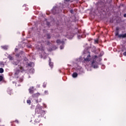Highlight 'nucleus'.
Listing matches in <instances>:
<instances>
[{
  "label": "nucleus",
  "instance_id": "obj_1",
  "mask_svg": "<svg viewBox=\"0 0 126 126\" xmlns=\"http://www.w3.org/2000/svg\"><path fill=\"white\" fill-rule=\"evenodd\" d=\"M95 58L91 59L90 57V55H89L87 56V58L85 59L84 61L85 63H89L88 65H90V66H92L94 67V68H98V63L96 62V58H97V56H94Z\"/></svg>",
  "mask_w": 126,
  "mask_h": 126
},
{
  "label": "nucleus",
  "instance_id": "obj_2",
  "mask_svg": "<svg viewBox=\"0 0 126 126\" xmlns=\"http://www.w3.org/2000/svg\"><path fill=\"white\" fill-rule=\"evenodd\" d=\"M35 114H39L43 117L46 113L43 110H42V107L38 105L35 108Z\"/></svg>",
  "mask_w": 126,
  "mask_h": 126
},
{
  "label": "nucleus",
  "instance_id": "obj_3",
  "mask_svg": "<svg viewBox=\"0 0 126 126\" xmlns=\"http://www.w3.org/2000/svg\"><path fill=\"white\" fill-rule=\"evenodd\" d=\"M22 71H23V68L21 66L18 65L15 69V74H18L20 72H22Z\"/></svg>",
  "mask_w": 126,
  "mask_h": 126
},
{
  "label": "nucleus",
  "instance_id": "obj_4",
  "mask_svg": "<svg viewBox=\"0 0 126 126\" xmlns=\"http://www.w3.org/2000/svg\"><path fill=\"white\" fill-rule=\"evenodd\" d=\"M29 91L31 94H33V93H34V88L33 87H31L29 89Z\"/></svg>",
  "mask_w": 126,
  "mask_h": 126
},
{
  "label": "nucleus",
  "instance_id": "obj_5",
  "mask_svg": "<svg viewBox=\"0 0 126 126\" xmlns=\"http://www.w3.org/2000/svg\"><path fill=\"white\" fill-rule=\"evenodd\" d=\"M119 38H126V33H125L124 34H119L118 35Z\"/></svg>",
  "mask_w": 126,
  "mask_h": 126
},
{
  "label": "nucleus",
  "instance_id": "obj_6",
  "mask_svg": "<svg viewBox=\"0 0 126 126\" xmlns=\"http://www.w3.org/2000/svg\"><path fill=\"white\" fill-rule=\"evenodd\" d=\"M57 44H62V45H63L64 44V42L63 41H61L60 40H57Z\"/></svg>",
  "mask_w": 126,
  "mask_h": 126
},
{
  "label": "nucleus",
  "instance_id": "obj_7",
  "mask_svg": "<svg viewBox=\"0 0 126 126\" xmlns=\"http://www.w3.org/2000/svg\"><path fill=\"white\" fill-rule=\"evenodd\" d=\"M49 65L50 66V67H51V68L53 67V63L51 62V58H49Z\"/></svg>",
  "mask_w": 126,
  "mask_h": 126
},
{
  "label": "nucleus",
  "instance_id": "obj_8",
  "mask_svg": "<svg viewBox=\"0 0 126 126\" xmlns=\"http://www.w3.org/2000/svg\"><path fill=\"white\" fill-rule=\"evenodd\" d=\"M2 49H3V50H7L8 49V46H1Z\"/></svg>",
  "mask_w": 126,
  "mask_h": 126
},
{
  "label": "nucleus",
  "instance_id": "obj_9",
  "mask_svg": "<svg viewBox=\"0 0 126 126\" xmlns=\"http://www.w3.org/2000/svg\"><path fill=\"white\" fill-rule=\"evenodd\" d=\"M77 77V73H73L72 74V77H73V78H75V77Z\"/></svg>",
  "mask_w": 126,
  "mask_h": 126
},
{
  "label": "nucleus",
  "instance_id": "obj_10",
  "mask_svg": "<svg viewBox=\"0 0 126 126\" xmlns=\"http://www.w3.org/2000/svg\"><path fill=\"white\" fill-rule=\"evenodd\" d=\"M29 66H34V63H30L28 64Z\"/></svg>",
  "mask_w": 126,
  "mask_h": 126
},
{
  "label": "nucleus",
  "instance_id": "obj_11",
  "mask_svg": "<svg viewBox=\"0 0 126 126\" xmlns=\"http://www.w3.org/2000/svg\"><path fill=\"white\" fill-rule=\"evenodd\" d=\"M3 72V69L2 68H0V73H2Z\"/></svg>",
  "mask_w": 126,
  "mask_h": 126
},
{
  "label": "nucleus",
  "instance_id": "obj_12",
  "mask_svg": "<svg viewBox=\"0 0 126 126\" xmlns=\"http://www.w3.org/2000/svg\"><path fill=\"white\" fill-rule=\"evenodd\" d=\"M98 39H95L94 40V43L95 44H98Z\"/></svg>",
  "mask_w": 126,
  "mask_h": 126
},
{
  "label": "nucleus",
  "instance_id": "obj_13",
  "mask_svg": "<svg viewBox=\"0 0 126 126\" xmlns=\"http://www.w3.org/2000/svg\"><path fill=\"white\" fill-rule=\"evenodd\" d=\"M27 103L28 104H31V100H28L27 101Z\"/></svg>",
  "mask_w": 126,
  "mask_h": 126
},
{
  "label": "nucleus",
  "instance_id": "obj_14",
  "mask_svg": "<svg viewBox=\"0 0 126 126\" xmlns=\"http://www.w3.org/2000/svg\"><path fill=\"white\" fill-rule=\"evenodd\" d=\"M9 60H10V61H12V60H13V58L11 57V56H9Z\"/></svg>",
  "mask_w": 126,
  "mask_h": 126
},
{
  "label": "nucleus",
  "instance_id": "obj_15",
  "mask_svg": "<svg viewBox=\"0 0 126 126\" xmlns=\"http://www.w3.org/2000/svg\"><path fill=\"white\" fill-rule=\"evenodd\" d=\"M3 79V77L2 76H0V81H1L2 79Z\"/></svg>",
  "mask_w": 126,
  "mask_h": 126
},
{
  "label": "nucleus",
  "instance_id": "obj_16",
  "mask_svg": "<svg viewBox=\"0 0 126 126\" xmlns=\"http://www.w3.org/2000/svg\"><path fill=\"white\" fill-rule=\"evenodd\" d=\"M35 95H36L37 96H39V95H40V94L39 93H37V94H32V97H34V96H35Z\"/></svg>",
  "mask_w": 126,
  "mask_h": 126
},
{
  "label": "nucleus",
  "instance_id": "obj_17",
  "mask_svg": "<svg viewBox=\"0 0 126 126\" xmlns=\"http://www.w3.org/2000/svg\"><path fill=\"white\" fill-rule=\"evenodd\" d=\"M60 49H61V50H63V45L61 46Z\"/></svg>",
  "mask_w": 126,
  "mask_h": 126
},
{
  "label": "nucleus",
  "instance_id": "obj_18",
  "mask_svg": "<svg viewBox=\"0 0 126 126\" xmlns=\"http://www.w3.org/2000/svg\"><path fill=\"white\" fill-rule=\"evenodd\" d=\"M101 68H102L103 69H104L105 68V65H103L101 67Z\"/></svg>",
  "mask_w": 126,
  "mask_h": 126
},
{
  "label": "nucleus",
  "instance_id": "obj_19",
  "mask_svg": "<svg viewBox=\"0 0 126 126\" xmlns=\"http://www.w3.org/2000/svg\"><path fill=\"white\" fill-rule=\"evenodd\" d=\"M21 55V54H19V55H17V57H20V56ZM20 57H21V56H20Z\"/></svg>",
  "mask_w": 126,
  "mask_h": 126
},
{
  "label": "nucleus",
  "instance_id": "obj_20",
  "mask_svg": "<svg viewBox=\"0 0 126 126\" xmlns=\"http://www.w3.org/2000/svg\"><path fill=\"white\" fill-rule=\"evenodd\" d=\"M124 56H126V52H125L124 53Z\"/></svg>",
  "mask_w": 126,
  "mask_h": 126
},
{
  "label": "nucleus",
  "instance_id": "obj_21",
  "mask_svg": "<svg viewBox=\"0 0 126 126\" xmlns=\"http://www.w3.org/2000/svg\"><path fill=\"white\" fill-rule=\"evenodd\" d=\"M7 91L8 93L9 94V89H8Z\"/></svg>",
  "mask_w": 126,
  "mask_h": 126
},
{
  "label": "nucleus",
  "instance_id": "obj_22",
  "mask_svg": "<svg viewBox=\"0 0 126 126\" xmlns=\"http://www.w3.org/2000/svg\"><path fill=\"white\" fill-rule=\"evenodd\" d=\"M118 35H119V33L117 32L116 33V36H118Z\"/></svg>",
  "mask_w": 126,
  "mask_h": 126
},
{
  "label": "nucleus",
  "instance_id": "obj_23",
  "mask_svg": "<svg viewBox=\"0 0 126 126\" xmlns=\"http://www.w3.org/2000/svg\"><path fill=\"white\" fill-rule=\"evenodd\" d=\"M47 92H48L47 91H45V92H44V93H45V94H47Z\"/></svg>",
  "mask_w": 126,
  "mask_h": 126
},
{
  "label": "nucleus",
  "instance_id": "obj_24",
  "mask_svg": "<svg viewBox=\"0 0 126 126\" xmlns=\"http://www.w3.org/2000/svg\"><path fill=\"white\" fill-rule=\"evenodd\" d=\"M43 87L44 88L46 87V84L45 85H43Z\"/></svg>",
  "mask_w": 126,
  "mask_h": 126
},
{
  "label": "nucleus",
  "instance_id": "obj_25",
  "mask_svg": "<svg viewBox=\"0 0 126 126\" xmlns=\"http://www.w3.org/2000/svg\"><path fill=\"white\" fill-rule=\"evenodd\" d=\"M65 1H69V0H64Z\"/></svg>",
  "mask_w": 126,
  "mask_h": 126
},
{
  "label": "nucleus",
  "instance_id": "obj_26",
  "mask_svg": "<svg viewBox=\"0 0 126 126\" xmlns=\"http://www.w3.org/2000/svg\"><path fill=\"white\" fill-rule=\"evenodd\" d=\"M124 17H126V14H124Z\"/></svg>",
  "mask_w": 126,
  "mask_h": 126
},
{
  "label": "nucleus",
  "instance_id": "obj_27",
  "mask_svg": "<svg viewBox=\"0 0 126 126\" xmlns=\"http://www.w3.org/2000/svg\"><path fill=\"white\" fill-rule=\"evenodd\" d=\"M70 12L72 13V10H70Z\"/></svg>",
  "mask_w": 126,
  "mask_h": 126
},
{
  "label": "nucleus",
  "instance_id": "obj_28",
  "mask_svg": "<svg viewBox=\"0 0 126 126\" xmlns=\"http://www.w3.org/2000/svg\"><path fill=\"white\" fill-rule=\"evenodd\" d=\"M15 51H17V49L16 48V49H15Z\"/></svg>",
  "mask_w": 126,
  "mask_h": 126
},
{
  "label": "nucleus",
  "instance_id": "obj_29",
  "mask_svg": "<svg viewBox=\"0 0 126 126\" xmlns=\"http://www.w3.org/2000/svg\"><path fill=\"white\" fill-rule=\"evenodd\" d=\"M22 55H23V54H24V52H22Z\"/></svg>",
  "mask_w": 126,
  "mask_h": 126
},
{
  "label": "nucleus",
  "instance_id": "obj_30",
  "mask_svg": "<svg viewBox=\"0 0 126 126\" xmlns=\"http://www.w3.org/2000/svg\"><path fill=\"white\" fill-rule=\"evenodd\" d=\"M26 10H28V8L26 9Z\"/></svg>",
  "mask_w": 126,
  "mask_h": 126
},
{
  "label": "nucleus",
  "instance_id": "obj_31",
  "mask_svg": "<svg viewBox=\"0 0 126 126\" xmlns=\"http://www.w3.org/2000/svg\"><path fill=\"white\" fill-rule=\"evenodd\" d=\"M47 37H48L49 39H50V37L48 36Z\"/></svg>",
  "mask_w": 126,
  "mask_h": 126
},
{
  "label": "nucleus",
  "instance_id": "obj_32",
  "mask_svg": "<svg viewBox=\"0 0 126 126\" xmlns=\"http://www.w3.org/2000/svg\"><path fill=\"white\" fill-rule=\"evenodd\" d=\"M86 68H87V66H86Z\"/></svg>",
  "mask_w": 126,
  "mask_h": 126
},
{
  "label": "nucleus",
  "instance_id": "obj_33",
  "mask_svg": "<svg viewBox=\"0 0 126 126\" xmlns=\"http://www.w3.org/2000/svg\"><path fill=\"white\" fill-rule=\"evenodd\" d=\"M78 38H79H79H80L79 36H78Z\"/></svg>",
  "mask_w": 126,
  "mask_h": 126
},
{
  "label": "nucleus",
  "instance_id": "obj_34",
  "mask_svg": "<svg viewBox=\"0 0 126 126\" xmlns=\"http://www.w3.org/2000/svg\"><path fill=\"white\" fill-rule=\"evenodd\" d=\"M16 65H17V64L15 63Z\"/></svg>",
  "mask_w": 126,
  "mask_h": 126
},
{
  "label": "nucleus",
  "instance_id": "obj_35",
  "mask_svg": "<svg viewBox=\"0 0 126 126\" xmlns=\"http://www.w3.org/2000/svg\"><path fill=\"white\" fill-rule=\"evenodd\" d=\"M38 87H40V86H38Z\"/></svg>",
  "mask_w": 126,
  "mask_h": 126
}]
</instances>
